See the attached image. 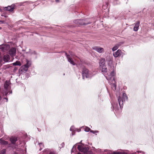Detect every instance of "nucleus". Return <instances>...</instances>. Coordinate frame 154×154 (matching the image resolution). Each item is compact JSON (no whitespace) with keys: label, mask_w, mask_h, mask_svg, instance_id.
<instances>
[{"label":"nucleus","mask_w":154,"mask_h":154,"mask_svg":"<svg viewBox=\"0 0 154 154\" xmlns=\"http://www.w3.org/2000/svg\"><path fill=\"white\" fill-rule=\"evenodd\" d=\"M112 60H110L109 61V63H108V65L109 66V70L111 72L110 75H109V77H107L106 76V78L109 83L113 85L115 87H116L115 80V76L116 75V73L114 71V66L112 65Z\"/></svg>","instance_id":"obj_1"},{"label":"nucleus","mask_w":154,"mask_h":154,"mask_svg":"<svg viewBox=\"0 0 154 154\" xmlns=\"http://www.w3.org/2000/svg\"><path fill=\"white\" fill-rule=\"evenodd\" d=\"M78 149L80 152H83L85 154H92L91 151H89V148L88 146H85L82 144L81 145H78Z\"/></svg>","instance_id":"obj_2"},{"label":"nucleus","mask_w":154,"mask_h":154,"mask_svg":"<svg viewBox=\"0 0 154 154\" xmlns=\"http://www.w3.org/2000/svg\"><path fill=\"white\" fill-rule=\"evenodd\" d=\"M128 97L126 94L123 93L122 94V97H118V101L121 109L123 108L124 103L126 100H128Z\"/></svg>","instance_id":"obj_3"},{"label":"nucleus","mask_w":154,"mask_h":154,"mask_svg":"<svg viewBox=\"0 0 154 154\" xmlns=\"http://www.w3.org/2000/svg\"><path fill=\"white\" fill-rule=\"evenodd\" d=\"M100 68L102 69V72L105 75V76H106L107 77H109V75H110L111 72L109 70V68L108 70H107L106 66H104L101 67Z\"/></svg>","instance_id":"obj_4"},{"label":"nucleus","mask_w":154,"mask_h":154,"mask_svg":"<svg viewBox=\"0 0 154 154\" xmlns=\"http://www.w3.org/2000/svg\"><path fill=\"white\" fill-rule=\"evenodd\" d=\"M10 48V46L8 44H2L0 45V49L4 52L7 51Z\"/></svg>","instance_id":"obj_5"},{"label":"nucleus","mask_w":154,"mask_h":154,"mask_svg":"<svg viewBox=\"0 0 154 154\" xmlns=\"http://www.w3.org/2000/svg\"><path fill=\"white\" fill-rule=\"evenodd\" d=\"M75 23L77 25H86L90 23H86L84 22V20L83 19H79L75 20L74 21Z\"/></svg>","instance_id":"obj_6"},{"label":"nucleus","mask_w":154,"mask_h":154,"mask_svg":"<svg viewBox=\"0 0 154 154\" xmlns=\"http://www.w3.org/2000/svg\"><path fill=\"white\" fill-rule=\"evenodd\" d=\"M66 55L68 59V61L73 65H75V63L73 62L72 59L71 57H73V54H70V55H67L66 53Z\"/></svg>","instance_id":"obj_7"},{"label":"nucleus","mask_w":154,"mask_h":154,"mask_svg":"<svg viewBox=\"0 0 154 154\" xmlns=\"http://www.w3.org/2000/svg\"><path fill=\"white\" fill-rule=\"evenodd\" d=\"M122 53H123L122 51L120 49H119L116 51L114 52L113 53V55L115 58H117V57H120L122 55Z\"/></svg>","instance_id":"obj_8"},{"label":"nucleus","mask_w":154,"mask_h":154,"mask_svg":"<svg viewBox=\"0 0 154 154\" xmlns=\"http://www.w3.org/2000/svg\"><path fill=\"white\" fill-rule=\"evenodd\" d=\"M15 5L14 4H12L11 6H8L7 7L4 8L5 10H6L10 12H12L14 9Z\"/></svg>","instance_id":"obj_9"},{"label":"nucleus","mask_w":154,"mask_h":154,"mask_svg":"<svg viewBox=\"0 0 154 154\" xmlns=\"http://www.w3.org/2000/svg\"><path fill=\"white\" fill-rule=\"evenodd\" d=\"M93 49L99 53H103L104 52V48H103L99 47L97 46H95L93 48Z\"/></svg>","instance_id":"obj_10"},{"label":"nucleus","mask_w":154,"mask_h":154,"mask_svg":"<svg viewBox=\"0 0 154 154\" xmlns=\"http://www.w3.org/2000/svg\"><path fill=\"white\" fill-rule=\"evenodd\" d=\"M88 70L86 68L83 69L82 71V76L83 79H84L85 77L87 78V76L88 75Z\"/></svg>","instance_id":"obj_11"},{"label":"nucleus","mask_w":154,"mask_h":154,"mask_svg":"<svg viewBox=\"0 0 154 154\" xmlns=\"http://www.w3.org/2000/svg\"><path fill=\"white\" fill-rule=\"evenodd\" d=\"M16 53V49L15 48H11L9 51V54L11 56L15 55Z\"/></svg>","instance_id":"obj_12"},{"label":"nucleus","mask_w":154,"mask_h":154,"mask_svg":"<svg viewBox=\"0 0 154 154\" xmlns=\"http://www.w3.org/2000/svg\"><path fill=\"white\" fill-rule=\"evenodd\" d=\"M123 43L122 42H120L118 43L115 45V46L113 47L112 49V50L113 51H114L117 50L119 48V47Z\"/></svg>","instance_id":"obj_13"},{"label":"nucleus","mask_w":154,"mask_h":154,"mask_svg":"<svg viewBox=\"0 0 154 154\" xmlns=\"http://www.w3.org/2000/svg\"><path fill=\"white\" fill-rule=\"evenodd\" d=\"M35 52L34 51H32L31 50H29V51L27 52L24 54V55L25 56H27V57H29L30 56H31L33 54H35Z\"/></svg>","instance_id":"obj_14"},{"label":"nucleus","mask_w":154,"mask_h":154,"mask_svg":"<svg viewBox=\"0 0 154 154\" xmlns=\"http://www.w3.org/2000/svg\"><path fill=\"white\" fill-rule=\"evenodd\" d=\"M28 68L27 66L24 65L21 67L20 70L23 72H26L27 71Z\"/></svg>","instance_id":"obj_15"},{"label":"nucleus","mask_w":154,"mask_h":154,"mask_svg":"<svg viewBox=\"0 0 154 154\" xmlns=\"http://www.w3.org/2000/svg\"><path fill=\"white\" fill-rule=\"evenodd\" d=\"M140 22L137 21L136 23H134V30L135 31H137L138 29V28L140 25Z\"/></svg>","instance_id":"obj_16"},{"label":"nucleus","mask_w":154,"mask_h":154,"mask_svg":"<svg viewBox=\"0 0 154 154\" xmlns=\"http://www.w3.org/2000/svg\"><path fill=\"white\" fill-rule=\"evenodd\" d=\"M100 66L101 67L105 66V60L104 58L100 59L99 63Z\"/></svg>","instance_id":"obj_17"},{"label":"nucleus","mask_w":154,"mask_h":154,"mask_svg":"<svg viewBox=\"0 0 154 154\" xmlns=\"http://www.w3.org/2000/svg\"><path fill=\"white\" fill-rule=\"evenodd\" d=\"M112 108L111 107V108L112 110H113V109H114L116 112H117L119 109L118 104L117 103H114L113 105L112 104Z\"/></svg>","instance_id":"obj_18"},{"label":"nucleus","mask_w":154,"mask_h":154,"mask_svg":"<svg viewBox=\"0 0 154 154\" xmlns=\"http://www.w3.org/2000/svg\"><path fill=\"white\" fill-rule=\"evenodd\" d=\"M3 60L5 62L9 61L10 60V56L8 54L5 55L3 57Z\"/></svg>","instance_id":"obj_19"},{"label":"nucleus","mask_w":154,"mask_h":154,"mask_svg":"<svg viewBox=\"0 0 154 154\" xmlns=\"http://www.w3.org/2000/svg\"><path fill=\"white\" fill-rule=\"evenodd\" d=\"M10 140L11 143L13 144H15L16 142L17 141V138L14 137H11Z\"/></svg>","instance_id":"obj_20"},{"label":"nucleus","mask_w":154,"mask_h":154,"mask_svg":"<svg viewBox=\"0 0 154 154\" xmlns=\"http://www.w3.org/2000/svg\"><path fill=\"white\" fill-rule=\"evenodd\" d=\"M0 143L1 145H6L8 144V142L5 140L3 138L0 139Z\"/></svg>","instance_id":"obj_21"},{"label":"nucleus","mask_w":154,"mask_h":154,"mask_svg":"<svg viewBox=\"0 0 154 154\" xmlns=\"http://www.w3.org/2000/svg\"><path fill=\"white\" fill-rule=\"evenodd\" d=\"M10 84V82L9 81H6L4 84V88L6 90H7Z\"/></svg>","instance_id":"obj_22"},{"label":"nucleus","mask_w":154,"mask_h":154,"mask_svg":"<svg viewBox=\"0 0 154 154\" xmlns=\"http://www.w3.org/2000/svg\"><path fill=\"white\" fill-rule=\"evenodd\" d=\"M70 131L72 132V136L75 135V131L76 130L74 126H72L70 128Z\"/></svg>","instance_id":"obj_23"},{"label":"nucleus","mask_w":154,"mask_h":154,"mask_svg":"<svg viewBox=\"0 0 154 154\" xmlns=\"http://www.w3.org/2000/svg\"><path fill=\"white\" fill-rule=\"evenodd\" d=\"M88 75L87 78H91L94 75V74L92 72L89 71Z\"/></svg>","instance_id":"obj_24"},{"label":"nucleus","mask_w":154,"mask_h":154,"mask_svg":"<svg viewBox=\"0 0 154 154\" xmlns=\"http://www.w3.org/2000/svg\"><path fill=\"white\" fill-rule=\"evenodd\" d=\"M26 63L25 65L29 67L31 65V60H29L26 59Z\"/></svg>","instance_id":"obj_25"},{"label":"nucleus","mask_w":154,"mask_h":154,"mask_svg":"<svg viewBox=\"0 0 154 154\" xmlns=\"http://www.w3.org/2000/svg\"><path fill=\"white\" fill-rule=\"evenodd\" d=\"M113 154H128V153L125 152H118V151H113Z\"/></svg>","instance_id":"obj_26"},{"label":"nucleus","mask_w":154,"mask_h":154,"mask_svg":"<svg viewBox=\"0 0 154 154\" xmlns=\"http://www.w3.org/2000/svg\"><path fill=\"white\" fill-rule=\"evenodd\" d=\"M38 144L40 148L39 151H41L44 147V145L42 143H39V142H38Z\"/></svg>","instance_id":"obj_27"},{"label":"nucleus","mask_w":154,"mask_h":154,"mask_svg":"<svg viewBox=\"0 0 154 154\" xmlns=\"http://www.w3.org/2000/svg\"><path fill=\"white\" fill-rule=\"evenodd\" d=\"M13 64L14 66H20L21 64L20 62L19 61H17L15 62H14L13 63Z\"/></svg>","instance_id":"obj_28"},{"label":"nucleus","mask_w":154,"mask_h":154,"mask_svg":"<svg viewBox=\"0 0 154 154\" xmlns=\"http://www.w3.org/2000/svg\"><path fill=\"white\" fill-rule=\"evenodd\" d=\"M83 128L85 129V131L86 132H88L91 130L90 128L88 127L84 126Z\"/></svg>","instance_id":"obj_29"},{"label":"nucleus","mask_w":154,"mask_h":154,"mask_svg":"<svg viewBox=\"0 0 154 154\" xmlns=\"http://www.w3.org/2000/svg\"><path fill=\"white\" fill-rule=\"evenodd\" d=\"M6 149H2L1 152L0 154H6Z\"/></svg>","instance_id":"obj_30"},{"label":"nucleus","mask_w":154,"mask_h":154,"mask_svg":"<svg viewBox=\"0 0 154 154\" xmlns=\"http://www.w3.org/2000/svg\"><path fill=\"white\" fill-rule=\"evenodd\" d=\"M57 153L54 151L50 152L49 154H57Z\"/></svg>","instance_id":"obj_31"},{"label":"nucleus","mask_w":154,"mask_h":154,"mask_svg":"<svg viewBox=\"0 0 154 154\" xmlns=\"http://www.w3.org/2000/svg\"><path fill=\"white\" fill-rule=\"evenodd\" d=\"M75 145H74L73 146L72 149V150H71V153H72V152H74V151H75L76 149L75 147Z\"/></svg>","instance_id":"obj_32"},{"label":"nucleus","mask_w":154,"mask_h":154,"mask_svg":"<svg viewBox=\"0 0 154 154\" xmlns=\"http://www.w3.org/2000/svg\"><path fill=\"white\" fill-rule=\"evenodd\" d=\"M90 132H91V133H93V134H95L96 133H97L98 132V131H93L92 130H91L90 131Z\"/></svg>","instance_id":"obj_33"},{"label":"nucleus","mask_w":154,"mask_h":154,"mask_svg":"<svg viewBox=\"0 0 154 154\" xmlns=\"http://www.w3.org/2000/svg\"><path fill=\"white\" fill-rule=\"evenodd\" d=\"M117 0H114L113 2V4L114 5H116L118 4L119 3H117Z\"/></svg>","instance_id":"obj_34"},{"label":"nucleus","mask_w":154,"mask_h":154,"mask_svg":"<svg viewBox=\"0 0 154 154\" xmlns=\"http://www.w3.org/2000/svg\"><path fill=\"white\" fill-rule=\"evenodd\" d=\"M49 150V149H45L44 150V152L47 153V152H48Z\"/></svg>","instance_id":"obj_35"},{"label":"nucleus","mask_w":154,"mask_h":154,"mask_svg":"<svg viewBox=\"0 0 154 154\" xmlns=\"http://www.w3.org/2000/svg\"><path fill=\"white\" fill-rule=\"evenodd\" d=\"M2 59L0 57V66L2 65Z\"/></svg>","instance_id":"obj_36"},{"label":"nucleus","mask_w":154,"mask_h":154,"mask_svg":"<svg viewBox=\"0 0 154 154\" xmlns=\"http://www.w3.org/2000/svg\"><path fill=\"white\" fill-rule=\"evenodd\" d=\"M107 154H113V152H110V151H108Z\"/></svg>","instance_id":"obj_37"},{"label":"nucleus","mask_w":154,"mask_h":154,"mask_svg":"<svg viewBox=\"0 0 154 154\" xmlns=\"http://www.w3.org/2000/svg\"><path fill=\"white\" fill-rule=\"evenodd\" d=\"M64 145H65V144H64V143H62L61 144V145L62 147H64Z\"/></svg>","instance_id":"obj_38"},{"label":"nucleus","mask_w":154,"mask_h":154,"mask_svg":"<svg viewBox=\"0 0 154 154\" xmlns=\"http://www.w3.org/2000/svg\"><path fill=\"white\" fill-rule=\"evenodd\" d=\"M0 22L2 23H5V21L2 20H0Z\"/></svg>","instance_id":"obj_39"},{"label":"nucleus","mask_w":154,"mask_h":154,"mask_svg":"<svg viewBox=\"0 0 154 154\" xmlns=\"http://www.w3.org/2000/svg\"><path fill=\"white\" fill-rule=\"evenodd\" d=\"M56 2H59V0H56Z\"/></svg>","instance_id":"obj_40"},{"label":"nucleus","mask_w":154,"mask_h":154,"mask_svg":"<svg viewBox=\"0 0 154 154\" xmlns=\"http://www.w3.org/2000/svg\"><path fill=\"white\" fill-rule=\"evenodd\" d=\"M4 99H6V100H7V101H7H7H8V99L7 98H5Z\"/></svg>","instance_id":"obj_41"},{"label":"nucleus","mask_w":154,"mask_h":154,"mask_svg":"<svg viewBox=\"0 0 154 154\" xmlns=\"http://www.w3.org/2000/svg\"><path fill=\"white\" fill-rule=\"evenodd\" d=\"M4 17L5 18H6V17H7V16L5 15V16H4Z\"/></svg>","instance_id":"obj_42"},{"label":"nucleus","mask_w":154,"mask_h":154,"mask_svg":"<svg viewBox=\"0 0 154 154\" xmlns=\"http://www.w3.org/2000/svg\"><path fill=\"white\" fill-rule=\"evenodd\" d=\"M131 154H137L136 152L134 153H132Z\"/></svg>","instance_id":"obj_43"},{"label":"nucleus","mask_w":154,"mask_h":154,"mask_svg":"<svg viewBox=\"0 0 154 154\" xmlns=\"http://www.w3.org/2000/svg\"><path fill=\"white\" fill-rule=\"evenodd\" d=\"M7 94H8V93H5V95H6Z\"/></svg>","instance_id":"obj_44"},{"label":"nucleus","mask_w":154,"mask_h":154,"mask_svg":"<svg viewBox=\"0 0 154 154\" xmlns=\"http://www.w3.org/2000/svg\"><path fill=\"white\" fill-rule=\"evenodd\" d=\"M82 142V140H81V142H80V143H81V142Z\"/></svg>","instance_id":"obj_45"},{"label":"nucleus","mask_w":154,"mask_h":154,"mask_svg":"<svg viewBox=\"0 0 154 154\" xmlns=\"http://www.w3.org/2000/svg\"><path fill=\"white\" fill-rule=\"evenodd\" d=\"M77 154H81V153L80 152H79Z\"/></svg>","instance_id":"obj_46"},{"label":"nucleus","mask_w":154,"mask_h":154,"mask_svg":"<svg viewBox=\"0 0 154 154\" xmlns=\"http://www.w3.org/2000/svg\"><path fill=\"white\" fill-rule=\"evenodd\" d=\"M4 16H5V15H1V16H4Z\"/></svg>","instance_id":"obj_47"},{"label":"nucleus","mask_w":154,"mask_h":154,"mask_svg":"<svg viewBox=\"0 0 154 154\" xmlns=\"http://www.w3.org/2000/svg\"><path fill=\"white\" fill-rule=\"evenodd\" d=\"M107 151V150H104V151H105V152H106V151Z\"/></svg>","instance_id":"obj_48"},{"label":"nucleus","mask_w":154,"mask_h":154,"mask_svg":"<svg viewBox=\"0 0 154 154\" xmlns=\"http://www.w3.org/2000/svg\"><path fill=\"white\" fill-rule=\"evenodd\" d=\"M80 131H81V130H78V131H78V132H79Z\"/></svg>","instance_id":"obj_49"},{"label":"nucleus","mask_w":154,"mask_h":154,"mask_svg":"<svg viewBox=\"0 0 154 154\" xmlns=\"http://www.w3.org/2000/svg\"><path fill=\"white\" fill-rule=\"evenodd\" d=\"M98 151H99V150H100V149H99L97 150Z\"/></svg>","instance_id":"obj_50"},{"label":"nucleus","mask_w":154,"mask_h":154,"mask_svg":"<svg viewBox=\"0 0 154 154\" xmlns=\"http://www.w3.org/2000/svg\"><path fill=\"white\" fill-rule=\"evenodd\" d=\"M96 149H95V150L94 149V150L96 151Z\"/></svg>","instance_id":"obj_51"},{"label":"nucleus","mask_w":154,"mask_h":154,"mask_svg":"<svg viewBox=\"0 0 154 154\" xmlns=\"http://www.w3.org/2000/svg\"><path fill=\"white\" fill-rule=\"evenodd\" d=\"M1 9L0 8V11H1Z\"/></svg>","instance_id":"obj_52"}]
</instances>
